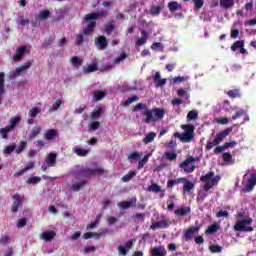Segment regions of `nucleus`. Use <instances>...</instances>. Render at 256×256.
Returning <instances> with one entry per match:
<instances>
[{
  "label": "nucleus",
  "mask_w": 256,
  "mask_h": 256,
  "mask_svg": "<svg viewBox=\"0 0 256 256\" xmlns=\"http://www.w3.org/2000/svg\"><path fill=\"white\" fill-rule=\"evenodd\" d=\"M141 109H146L143 112V115L146 117L144 123H157V121H161L165 117V109L155 107L149 110L147 109V104L143 103H138L132 111L137 112L141 111Z\"/></svg>",
  "instance_id": "f257e3e1"
},
{
  "label": "nucleus",
  "mask_w": 256,
  "mask_h": 256,
  "mask_svg": "<svg viewBox=\"0 0 256 256\" xmlns=\"http://www.w3.org/2000/svg\"><path fill=\"white\" fill-rule=\"evenodd\" d=\"M181 129L185 131V133L175 132L174 137L176 139H180L183 143H191L193 141V137H195V126L193 124H182Z\"/></svg>",
  "instance_id": "f03ea898"
},
{
  "label": "nucleus",
  "mask_w": 256,
  "mask_h": 256,
  "mask_svg": "<svg viewBox=\"0 0 256 256\" xmlns=\"http://www.w3.org/2000/svg\"><path fill=\"white\" fill-rule=\"evenodd\" d=\"M200 181L204 183L203 189L207 192L210 189H213V187H215V185L221 181V176H215V172L210 171L205 175H202L200 177Z\"/></svg>",
  "instance_id": "7ed1b4c3"
},
{
  "label": "nucleus",
  "mask_w": 256,
  "mask_h": 256,
  "mask_svg": "<svg viewBox=\"0 0 256 256\" xmlns=\"http://www.w3.org/2000/svg\"><path fill=\"white\" fill-rule=\"evenodd\" d=\"M233 131V126H230L223 131L216 134V139L209 140L205 146L206 151H211L215 145H220V143H223V140H225L228 135Z\"/></svg>",
  "instance_id": "20e7f679"
},
{
  "label": "nucleus",
  "mask_w": 256,
  "mask_h": 256,
  "mask_svg": "<svg viewBox=\"0 0 256 256\" xmlns=\"http://www.w3.org/2000/svg\"><path fill=\"white\" fill-rule=\"evenodd\" d=\"M253 224V218H246L237 220L234 225V231L238 233H252L253 227L249 226Z\"/></svg>",
  "instance_id": "39448f33"
},
{
  "label": "nucleus",
  "mask_w": 256,
  "mask_h": 256,
  "mask_svg": "<svg viewBox=\"0 0 256 256\" xmlns=\"http://www.w3.org/2000/svg\"><path fill=\"white\" fill-rule=\"evenodd\" d=\"M200 161L199 157L189 156L183 162L179 164V168L183 169L184 173L190 174L197 169V166L193 163Z\"/></svg>",
  "instance_id": "423d86ee"
},
{
  "label": "nucleus",
  "mask_w": 256,
  "mask_h": 256,
  "mask_svg": "<svg viewBox=\"0 0 256 256\" xmlns=\"http://www.w3.org/2000/svg\"><path fill=\"white\" fill-rule=\"evenodd\" d=\"M105 173V170L101 167L96 168H81L78 170L79 177H83L84 179H91L93 175H103Z\"/></svg>",
  "instance_id": "0eeeda50"
},
{
  "label": "nucleus",
  "mask_w": 256,
  "mask_h": 256,
  "mask_svg": "<svg viewBox=\"0 0 256 256\" xmlns=\"http://www.w3.org/2000/svg\"><path fill=\"white\" fill-rule=\"evenodd\" d=\"M201 230V226H192L184 231L183 239L188 243L193 241V237H195V233H199Z\"/></svg>",
  "instance_id": "6e6552de"
},
{
  "label": "nucleus",
  "mask_w": 256,
  "mask_h": 256,
  "mask_svg": "<svg viewBox=\"0 0 256 256\" xmlns=\"http://www.w3.org/2000/svg\"><path fill=\"white\" fill-rule=\"evenodd\" d=\"M33 63L31 61H27L23 64H21L20 67L16 68L15 71L12 74V77H19V75H25L29 69H31V66Z\"/></svg>",
  "instance_id": "1a4fd4ad"
},
{
  "label": "nucleus",
  "mask_w": 256,
  "mask_h": 256,
  "mask_svg": "<svg viewBox=\"0 0 256 256\" xmlns=\"http://www.w3.org/2000/svg\"><path fill=\"white\" fill-rule=\"evenodd\" d=\"M12 199H14L12 206H11V211L12 213H17L21 207H23V199L21 198V195L19 194H14L12 196Z\"/></svg>",
  "instance_id": "9d476101"
},
{
  "label": "nucleus",
  "mask_w": 256,
  "mask_h": 256,
  "mask_svg": "<svg viewBox=\"0 0 256 256\" xmlns=\"http://www.w3.org/2000/svg\"><path fill=\"white\" fill-rule=\"evenodd\" d=\"M95 45L99 51H105L109 46V42L107 41V37L105 36H98L95 39Z\"/></svg>",
  "instance_id": "9b49d317"
},
{
  "label": "nucleus",
  "mask_w": 256,
  "mask_h": 256,
  "mask_svg": "<svg viewBox=\"0 0 256 256\" xmlns=\"http://www.w3.org/2000/svg\"><path fill=\"white\" fill-rule=\"evenodd\" d=\"M27 53V46H22L16 49L14 55H13V61L14 63H19L21 59L25 56Z\"/></svg>",
  "instance_id": "f8f14e48"
},
{
  "label": "nucleus",
  "mask_w": 256,
  "mask_h": 256,
  "mask_svg": "<svg viewBox=\"0 0 256 256\" xmlns=\"http://www.w3.org/2000/svg\"><path fill=\"white\" fill-rule=\"evenodd\" d=\"M234 145H237L236 141H230V142H226L224 143V145L222 146H216L215 149L213 150V153L215 155L219 154V153H223V151L229 149V147H233Z\"/></svg>",
  "instance_id": "ddd939ff"
},
{
  "label": "nucleus",
  "mask_w": 256,
  "mask_h": 256,
  "mask_svg": "<svg viewBox=\"0 0 256 256\" xmlns=\"http://www.w3.org/2000/svg\"><path fill=\"white\" fill-rule=\"evenodd\" d=\"M109 13L107 11H101L96 13H90L86 15V21H97L100 17H107Z\"/></svg>",
  "instance_id": "4468645a"
},
{
  "label": "nucleus",
  "mask_w": 256,
  "mask_h": 256,
  "mask_svg": "<svg viewBox=\"0 0 256 256\" xmlns=\"http://www.w3.org/2000/svg\"><path fill=\"white\" fill-rule=\"evenodd\" d=\"M167 227H169V221L161 220V221L152 223V225L150 226V229H152V231H157V229H167Z\"/></svg>",
  "instance_id": "2eb2a0df"
},
{
  "label": "nucleus",
  "mask_w": 256,
  "mask_h": 256,
  "mask_svg": "<svg viewBox=\"0 0 256 256\" xmlns=\"http://www.w3.org/2000/svg\"><path fill=\"white\" fill-rule=\"evenodd\" d=\"M41 239L46 241L47 243L53 241L55 237H57V233L53 230L42 232L40 235Z\"/></svg>",
  "instance_id": "dca6fc26"
},
{
  "label": "nucleus",
  "mask_w": 256,
  "mask_h": 256,
  "mask_svg": "<svg viewBox=\"0 0 256 256\" xmlns=\"http://www.w3.org/2000/svg\"><path fill=\"white\" fill-rule=\"evenodd\" d=\"M59 137V132L56 129H48L44 132V139L46 141H53V139H57Z\"/></svg>",
  "instance_id": "f3484780"
},
{
  "label": "nucleus",
  "mask_w": 256,
  "mask_h": 256,
  "mask_svg": "<svg viewBox=\"0 0 256 256\" xmlns=\"http://www.w3.org/2000/svg\"><path fill=\"white\" fill-rule=\"evenodd\" d=\"M151 256H166L167 250H165V246H157L150 250Z\"/></svg>",
  "instance_id": "a211bd4d"
},
{
  "label": "nucleus",
  "mask_w": 256,
  "mask_h": 256,
  "mask_svg": "<svg viewBox=\"0 0 256 256\" xmlns=\"http://www.w3.org/2000/svg\"><path fill=\"white\" fill-rule=\"evenodd\" d=\"M147 39H149V33H147L146 30H141V37L136 41V47L145 45V43H147Z\"/></svg>",
  "instance_id": "6ab92c4d"
},
{
  "label": "nucleus",
  "mask_w": 256,
  "mask_h": 256,
  "mask_svg": "<svg viewBox=\"0 0 256 256\" xmlns=\"http://www.w3.org/2000/svg\"><path fill=\"white\" fill-rule=\"evenodd\" d=\"M45 163H46V165H48V167H53V165H55V163H57V154L49 153L45 159Z\"/></svg>",
  "instance_id": "aec40b11"
},
{
  "label": "nucleus",
  "mask_w": 256,
  "mask_h": 256,
  "mask_svg": "<svg viewBox=\"0 0 256 256\" xmlns=\"http://www.w3.org/2000/svg\"><path fill=\"white\" fill-rule=\"evenodd\" d=\"M175 215L178 217H185L191 213V207H180L174 211Z\"/></svg>",
  "instance_id": "412c9836"
},
{
  "label": "nucleus",
  "mask_w": 256,
  "mask_h": 256,
  "mask_svg": "<svg viewBox=\"0 0 256 256\" xmlns=\"http://www.w3.org/2000/svg\"><path fill=\"white\" fill-rule=\"evenodd\" d=\"M88 21H89V23H88L87 27L82 32L84 35H89L90 33H93V31H95V27L97 25V22L95 20H88Z\"/></svg>",
  "instance_id": "4be33fe9"
},
{
  "label": "nucleus",
  "mask_w": 256,
  "mask_h": 256,
  "mask_svg": "<svg viewBox=\"0 0 256 256\" xmlns=\"http://www.w3.org/2000/svg\"><path fill=\"white\" fill-rule=\"evenodd\" d=\"M88 21H89V23H88L87 27L82 32L84 35H89L90 33H93V31H95V27L97 25V22L95 20H88Z\"/></svg>",
  "instance_id": "5701e85b"
},
{
  "label": "nucleus",
  "mask_w": 256,
  "mask_h": 256,
  "mask_svg": "<svg viewBox=\"0 0 256 256\" xmlns=\"http://www.w3.org/2000/svg\"><path fill=\"white\" fill-rule=\"evenodd\" d=\"M49 15H51V11L42 10L39 12V14L36 15L35 20L36 21H45V20L49 19Z\"/></svg>",
  "instance_id": "b1692460"
},
{
  "label": "nucleus",
  "mask_w": 256,
  "mask_h": 256,
  "mask_svg": "<svg viewBox=\"0 0 256 256\" xmlns=\"http://www.w3.org/2000/svg\"><path fill=\"white\" fill-rule=\"evenodd\" d=\"M184 181H187V178L170 179L167 181V189H173L175 185H179V183H183Z\"/></svg>",
  "instance_id": "393cba45"
},
{
  "label": "nucleus",
  "mask_w": 256,
  "mask_h": 256,
  "mask_svg": "<svg viewBox=\"0 0 256 256\" xmlns=\"http://www.w3.org/2000/svg\"><path fill=\"white\" fill-rule=\"evenodd\" d=\"M168 9L171 13H175V11H181L183 6H181V4H179L177 1H172L168 3Z\"/></svg>",
  "instance_id": "a878e982"
},
{
  "label": "nucleus",
  "mask_w": 256,
  "mask_h": 256,
  "mask_svg": "<svg viewBox=\"0 0 256 256\" xmlns=\"http://www.w3.org/2000/svg\"><path fill=\"white\" fill-rule=\"evenodd\" d=\"M5 94V72H0V105L1 96Z\"/></svg>",
  "instance_id": "bb28decb"
},
{
  "label": "nucleus",
  "mask_w": 256,
  "mask_h": 256,
  "mask_svg": "<svg viewBox=\"0 0 256 256\" xmlns=\"http://www.w3.org/2000/svg\"><path fill=\"white\" fill-rule=\"evenodd\" d=\"M164 5H158V6H151L150 7V14L152 15V17H155L157 15H159L163 9H164Z\"/></svg>",
  "instance_id": "cd10ccee"
},
{
  "label": "nucleus",
  "mask_w": 256,
  "mask_h": 256,
  "mask_svg": "<svg viewBox=\"0 0 256 256\" xmlns=\"http://www.w3.org/2000/svg\"><path fill=\"white\" fill-rule=\"evenodd\" d=\"M155 137H157V133L150 132L143 138L144 145H149V143H153L155 141Z\"/></svg>",
  "instance_id": "c85d7f7f"
},
{
  "label": "nucleus",
  "mask_w": 256,
  "mask_h": 256,
  "mask_svg": "<svg viewBox=\"0 0 256 256\" xmlns=\"http://www.w3.org/2000/svg\"><path fill=\"white\" fill-rule=\"evenodd\" d=\"M41 133V127L40 126H34L28 135L29 141H32V139H35L39 134Z\"/></svg>",
  "instance_id": "c756f323"
},
{
  "label": "nucleus",
  "mask_w": 256,
  "mask_h": 256,
  "mask_svg": "<svg viewBox=\"0 0 256 256\" xmlns=\"http://www.w3.org/2000/svg\"><path fill=\"white\" fill-rule=\"evenodd\" d=\"M19 123H21V116L12 117L9 120L8 127L13 131V129H15V127H17V125H19Z\"/></svg>",
  "instance_id": "7c9ffc66"
},
{
  "label": "nucleus",
  "mask_w": 256,
  "mask_h": 256,
  "mask_svg": "<svg viewBox=\"0 0 256 256\" xmlns=\"http://www.w3.org/2000/svg\"><path fill=\"white\" fill-rule=\"evenodd\" d=\"M182 183H185L183 186V193H189L190 191H192V189H195V184L189 181L187 178L186 181Z\"/></svg>",
  "instance_id": "2f4dec72"
},
{
  "label": "nucleus",
  "mask_w": 256,
  "mask_h": 256,
  "mask_svg": "<svg viewBox=\"0 0 256 256\" xmlns=\"http://www.w3.org/2000/svg\"><path fill=\"white\" fill-rule=\"evenodd\" d=\"M220 226L217 223H214L212 225H210L206 230H205V234L206 235H213V233H217V231H219Z\"/></svg>",
  "instance_id": "473e14b6"
},
{
  "label": "nucleus",
  "mask_w": 256,
  "mask_h": 256,
  "mask_svg": "<svg viewBox=\"0 0 256 256\" xmlns=\"http://www.w3.org/2000/svg\"><path fill=\"white\" fill-rule=\"evenodd\" d=\"M74 153H76L78 157H87V155H89L90 153V150H87L83 147H77L76 149H74Z\"/></svg>",
  "instance_id": "72a5a7b5"
},
{
  "label": "nucleus",
  "mask_w": 256,
  "mask_h": 256,
  "mask_svg": "<svg viewBox=\"0 0 256 256\" xmlns=\"http://www.w3.org/2000/svg\"><path fill=\"white\" fill-rule=\"evenodd\" d=\"M101 115H103V108L98 107L93 110V112L90 115V119L97 120L99 119V117H101Z\"/></svg>",
  "instance_id": "f704fd0d"
},
{
  "label": "nucleus",
  "mask_w": 256,
  "mask_h": 256,
  "mask_svg": "<svg viewBox=\"0 0 256 256\" xmlns=\"http://www.w3.org/2000/svg\"><path fill=\"white\" fill-rule=\"evenodd\" d=\"M105 95H107L106 92L104 91H99V90H96L93 92V101H102L103 98L105 97Z\"/></svg>",
  "instance_id": "c9c22d12"
},
{
  "label": "nucleus",
  "mask_w": 256,
  "mask_h": 256,
  "mask_svg": "<svg viewBox=\"0 0 256 256\" xmlns=\"http://www.w3.org/2000/svg\"><path fill=\"white\" fill-rule=\"evenodd\" d=\"M235 5V0H220V6L223 9H231Z\"/></svg>",
  "instance_id": "e433bc0d"
},
{
  "label": "nucleus",
  "mask_w": 256,
  "mask_h": 256,
  "mask_svg": "<svg viewBox=\"0 0 256 256\" xmlns=\"http://www.w3.org/2000/svg\"><path fill=\"white\" fill-rule=\"evenodd\" d=\"M95 71H97V64H90L88 66L83 67V73L85 75H87L89 73H95Z\"/></svg>",
  "instance_id": "4c0bfd02"
},
{
  "label": "nucleus",
  "mask_w": 256,
  "mask_h": 256,
  "mask_svg": "<svg viewBox=\"0 0 256 256\" xmlns=\"http://www.w3.org/2000/svg\"><path fill=\"white\" fill-rule=\"evenodd\" d=\"M87 185V181L86 180H82L80 182H74L72 184V189L74 191H81V189H83V187Z\"/></svg>",
  "instance_id": "58836bf2"
},
{
  "label": "nucleus",
  "mask_w": 256,
  "mask_h": 256,
  "mask_svg": "<svg viewBox=\"0 0 256 256\" xmlns=\"http://www.w3.org/2000/svg\"><path fill=\"white\" fill-rule=\"evenodd\" d=\"M70 63L73 67H81L83 65V59L79 58V56H73L70 59Z\"/></svg>",
  "instance_id": "ea45409f"
},
{
  "label": "nucleus",
  "mask_w": 256,
  "mask_h": 256,
  "mask_svg": "<svg viewBox=\"0 0 256 256\" xmlns=\"http://www.w3.org/2000/svg\"><path fill=\"white\" fill-rule=\"evenodd\" d=\"M135 175H137V171L135 170H130L126 175H124L122 177V181L124 183H128V181H131V179H133V177H135Z\"/></svg>",
  "instance_id": "a19ab883"
},
{
  "label": "nucleus",
  "mask_w": 256,
  "mask_h": 256,
  "mask_svg": "<svg viewBox=\"0 0 256 256\" xmlns=\"http://www.w3.org/2000/svg\"><path fill=\"white\" fill-rule=\"evenodd\" d=\"M164 157L168 160V161H176L177 160V153L173 152V151H166L164 153Z\"/></svg>",
  "instance_id": "79ce46f5"
},
{
  "label": "nucleus",
  "mask_w": 256,
  "mask_h": 256,
  "mask_svg": "<svg viewBox=\"0 0 256 256\" xmlns=\"http://www.w3.org/2000/svg\"><path fill=\"white\" fill-rule=\"evenodd\" d=\"M11 129L6 126L4 128L0 129V136L2 137V139H9V133H11Z\"/></svg>",
  "instance_id": "37998d69"
},
{
  "label": "nucleus",
  "mask_w": 256,
  "mask_h": 256,
  "mask_svg": "<svg viewBox=\"0 0 256 256\" xmlns=\"http://www.w3.org/2000/svg\"><path fill=\"white\" fill-rule=\"evenodd\" d=\"M147 191H150L152 193H161V186L157 183H152L148 188Z\"/></svg>",
  "instance_id": "c03bdc74"
},
{
  "label": "nucleus",
  "mask_w": 256,
  "mask_h": 256,
  "mask_svg": "<svg viewBox=\"0 0 256 256\" xmlns=\"http://www.w3.org/2000/svg\"><path fill=\"white\" fill-rule=\"evenodd\" d=\"M228 97H230V99H237V97H241V92L239 91V89H233V90H229L227 92Z\"/></svg>",
  "instance_id": "a18cd8bd"
},
{
  "label": "nucleus",
  "mask_w": 256,
  "mask_h": 256,
  "mask_svg": "<svg viewBox=\"0 0 256 256\" xmlns=\"http://www.w3.org/2000/svg\"><path fill=\"white\" fill-rule=\"evenodd\" d=\"M84 35L83 32H79V34L76 35L75 45H83V42L87 41V38H85Z\"/></svg>",
  "instance_id": "49530a36"
},
{
  "label": "nucleus",
  "mask_w": 256,
  "mask_h": 256,
  "mask_svg": "<svg viewBox=\"0 0 256 256\" xmlns=\"http://www.w3.org/2000/svg\"><path fill=\"white\" fill-rule=\"evenodd\" d=\"M199 117V112L197 110H191L187 114V121H195Z\"/></svg>",
  "instance_id": "de8ad7c7"
},
{
  "label": "nucleus",
  "mask_w": 256,
  "mask_h": 256,
  "mask_svg": "<svg viewBox=\"0 0 256 256\" xmlns=\"http://www.w3.org/2000/svg\"><path fill=\"white\" fill-rule=\"evenodd\" d=\"M135 101H139V96L135 95L133 97H130L125 102H122L121 105L123 107H129V105H131V103H135Z\"/></svg>",
  "instance_id": "09e8293b"
},
{
  "label": "nucleus",
  "mask_w": 256,
  "mask_h": 256,
  "mask_svg": "<svg viewBox=\"0 0 256 256\" xmlns=\"http://www.w3.org/2000/svg\"><path fill=\"white\" fill-rule=\"evenodd\" d=\"M241 47H245V41L238 40L232 44L231 51H236L237 49H241Z\"/></svg>",
  "instance_id": "8fccbe9b"
},
{
  "label": "nucleus",
  "mask_w": 256,
  "mask_h": 256,
  "mask_svg": "<svg viewBox=\"0 0 256 256\" xmlns=\"http://www.w3.org/2000/svg\"><path fill=\"white\" fill-rule=\"evenodd\" d=\"M39 113H41V108L34 107V108L29 110V117L31 119H35V117H37L39 115Z\"/></svg>",
  "instance_id": "3c124183"
},
{
  "label": "nucleus",
  "mask_w": 256,
  "mask_h": 256,
  "mask_svg": "<svg viewBox=\"0 0 256 256\" xmlns=\"http://www.w3.org/2000/svg\"><path fill=\"white\" fill-rule=\"evenodd\" d=\"M26 183L28 185H37V183H41V177L39 176H33V177H30Z\"/></svg>",
  "instance_id": "603ef678"
},
{
  "label": "nucleus",
  "mask_w": 256,
  "mask_h": 256,
  "mask_svg": "<svg viewBox=\"0 0 256 256\" xmlns=\"http://www.w3.org/2000/svg\"><path fill=\"white\" fill-rule=\"evenodd\" d=\"M150 154H146L139 162H138V169H143L145 164L149 161Z\"/></svg>",
  "instance_id": "864d4df0"
},
{
  "label": "nucleus",
  "mask_w": 256,
  "mask_h": 256,
  "mask_svg": "<svg viewBox=\"0 0 256 256\" xmlns=\"http://www.w3.org/2000/svg\"><path fill=\"white\" fill-rule=\"evenodd\" d=\"M117 205L121 209H129V207H133V201H122L119 202Z\"/></svg>",
  "instance_id": "5fc2aeb1"
},
{
  "label": "nucleus",
  "mask_w": 256,
  "mask_h": 256,
  "mask_svg": "<svg viewBox=\"0 0 256 256\" xmlns=\"http://www.w3.org/2000/svg\"><path fill=\"white\" fill-rule=\"evenodd\" d=\"M10 239L11 238L7 234L2 235L0 238V247H5L9 243Z\"/></svg>",
  "instance_id": "6e6d98bb"
},
{
  "label": "nucleus",
  "mask_w": 256,
  "mask_h": 256,
  "mask_svg": "<svg viewBox=\"0 0 256 256\" xmlns=\"http://www.w3.org/2000/svg\"><path fill=\"white\" fill-rule=\"evenodd\" d=\"M101 217L97 216L96 220L94 222H91L90 224H88L86 226L87 231L91 230V229H95V227H97V225H99V221H100Z\"/></svg>",
  "instance_id": "4d7b16f0"
},
{
  "label": "nucleus",
  "mask_w": 256,
  "mask_h": 256,
  "mask_svg": "<svg viewBox=\"0 0 256 256\" xmlns=\"http://www.w3.org/2000/svg\"><path fill=\"white\" fill-rule=\"evenodd\" d=\"M209 250L211 251V253H221V251H223V247L219 245H211L209 247Z\"/></svg>",
  "instance_id": "13d9d810"
},
{
  "label": "nucleus",
  "mask_w": 256,
  "mask_h": 256,
  "mask_svg": "<svg viewBox=\"0 0 256 256\" xmlns=\"http://www.w3.org/2000/svg\"><path fill=\"white\" fill-rule=\"evenodd\" d=\"M222 159H223L224 163H230V161L233 160V155H231L229 152H225L222 155Z\"/></svg>",
  "instance_id": "bf43d9fd"
},
{
  "label": "nucleus",
  "mask_w": 256,
  "mask_h": 256,
  "mask_svg": "<svg viewBox=\"0 0 256 256\" xmlns=\"http://www.w3.org/2000/svg\"><path fill=\"white\" fill-rule=\"evenodd\" d=\"M101 127V123L99 121H94L89 125L90 131H97Z\"/></svg>",
  "instance_id": "052dcab7"
},
{
  "label": "nucleus",
  "mask_w": 256,
  "mask_h": 256,
  "mask_svg": "<svg viewBox=\"0 0 256 256\" xmlns=\"http://www.w3.org/2000/svg\"><path fill=\"white\" fill-rule=\"evenodd\" d=\"M25 147H27V141L20 142V145L16 148V153H22V151H25Z\"/></svg>",
  "instance_id": "680f3d73"
},
{
  "label": "nucleus",
  "mask_w": 256,
  "mask_h": 256,
  "mask_svg": "<svg viewBox=\"0 0 256 256\" xmlns=\"http://www.w3.org/2000/svg\"><path fill=\"white\" fill-rule=\"evenodd\" d=\"M105 31L106 33H112V31H115V24H113V21L105 25Z\"/></svg>",
  "instance_id": "e2e57ef3"
},
{
  "label": "nucleus",
  "mask_w": 256,
  "mask_h": 256,
  "mask_svg": "<svg viewBox=\"0 0 256 256\" xmlns=\"http://www.w3.org/2000/svg\"><path fill=\"white\" fill-rule=\"evenodd\" d=\"M53 38H46L44 42L42 43V47L45 49L47 47H51L53 45Z\"/></svg>",
  "instance_id": "0e129e2a"
},
{
  "label": "nucleus",
  "mask_w": 256,
  "mask_h": 256,
  "mask_svg": "<svg viewBox=\"0 0 256 256\" xmlns=\"http://www.w3.org/2000/svg\"><path fill=\"white\" fill-rule=\"evenodd\" d=\"M61 105H63V101H61V99L56 100L52 104V111H57V109H59V107H61Z\"/></svg>",
  "instance_id": "69168bd1"
},
{
  "label": "nucleus",
  "mask_w": 256,
  "mask_h": 256,
  "mask_svg": "<svg viewBox=\"0 0 256 256\" xmlns=\"http://www.w3.org/2000/svg\"><path fill=\"white\" fill-rule=\"evenodd\" d=\"M27 225V218H21L17 221L18 229H21Z\"/></svg>",
  "instance_id": "338daca9"
},
{
  "label": "nucleus",
  "mask_w": 256,
  "mask_h": 256,
  "mask_svg": "<svg viewBox=\"0 0 256 256\" xmlns=\"http://www.w3.org/2000/svg\"><path fill=\"white\" fill-rule=\"evenodd\" d=\"M118 253L119 255L125 256L127 255V253H129V249H127L125 246L120 245L118 246Z\"/></svg>",
  "instance_id": "774afa93"
}]
</instances>
